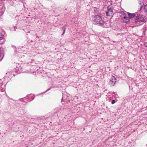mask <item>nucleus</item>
Listing matches in <instances>:
<instances>
[{"label": "nucleus", "mask_w": 147, "mask_h": 147, "mask_svg": "<svg viewBox=\"0 0 147 147\" xmlns=\"http://www.w3.org/2000/svg\"><path fill=\"white\" fill-rule=\"evenodd\" d=\"M92 20L95 24H98L105 28H107L109 26L105 24L104 21L102 20L101 16L99 15L94 16L92 18Z\"/></svg>", "instance_id": "obj_1"}, {"label": "nucleus", "mask_w": 147, "mask_h": 147, "mask_svg": "<svg viewBox=\"0 0 147 147\" xmlns=\"http://www.w3.org/2000/svg\"><path fill=\"white\" fill-rule=\"evenodd\" d=\"M136 17L135 19V20L136 22H145L144 17L140 15L137 14Z\"/></svg>", "instance_id": "obj_2"}, {"label": "nucleus", "mask_w": 147, "mask_h": 147, "mask_svg": "<svg viewBox=\"0 0 147 147\" xmlns=\"http://www.w3.org/2000/svg\"><path fill=\"white\" fill-rule=\"evenodd\" d=\"M113 13V9L109 7L107 8V10L106 11V14L107 16L112 15Z\"/></svg>", "instance_id": "obj_3"}, {"label": "nucleus", "mask_w": 147, "mask_h": 147, "mask_svg": "<svg viewBox=\"0 0 147 147\" xmlns=\"http://www.w3.org/2000/svg\"><path fill=\"white\" fill-rule=\"evenodd\" d=\"M116 82V79L113 76L112 78V80H110L109 82V84L113 86Z\"/></svg>", "instance_id": "obj_4"}, {"label": "nucleus", "mask_w": 147, "mask_h": 147, "mask_svg": "<svg viewBox=\"0 0 147 147\" xmlns=\"http://www.w3.org/2000/svg\"><path fill=\"white\" fill-rule=\"evenodd\" d=\"M129 18H132L134 17L135 16H137V14L136 13H130L129 12H127Z\"/></svg>", "instance_id": "obj_5"}, {"label": "nucleus", "mask_w": 147, "mask_h": 147, "mask_svg": "<svg viewBox=\"0 0 147 147\" xmlns=\"http://www.w3.org/2000/svg\"><path fill=\"white\" fill-rule=\"evenodd\" d=\"M123 19L125 20V21L124 20V22H125L127 23L129 21V20L127 16L126 15H125L124 16Z\"/></svg>", "instance_id": "obj_6"}, {"label": "nucleus", "mask_w": 147, "mask_h": 147, "mask_svg": "<svg viewBox=\"0 0 147 147\" xmlns=\"http://www.w3.org/2000/svg\"><path fill=\"white\" fill-rule=\"evenodd\" d=\"M138 1L140 5V6H141L142 5V6L143 5L144 3H143V2H142V1H141L140 0H138Z\"/></svg>", "instance_id": "obj_7"}, {"label": "nucleus", "mask_w": 147, "mask_h": 147, "mask_svg": "<svg viewBox=\"0 0 147 147\" xmlns=\"http://www.w3.org/2000/svg\"><path fill=\"white\" fill-rule=\"evenodd\" d=\"M144 11L147 13V5H145L144 8Z\"/></svg>", "instance_id": "obj_8"}, {"label": "nucleus", "mask_w": 147, "mask_h": 147, "mask_svg": "<svg viewBox=\"0 0 147 147\" xmlns=\"http://www.w3.org/2000/svg\"><path fill=\"white\" fill-rule=\"evenodd\" d=\"M3 37V34L0 32V40H2Z\"/></svg>", "instance_id": "obj_9"}, {"label": "nucleus", "mask_w": 147, "mask_h": 147, "mask_svg": "<svg viewBox=\"0 0 147 147\" xmlns=\"http://www.w3.org/2000/svg\"><path fill=\"white\" fill-rule=\"evenodd\" d=\"M143 6H142V5L141 6H140V7L138 9V11H140L141 10V9L142 8V7H143Z\"/></svg>", "instance_id": "obj_10"}, {"label": "nucleus", "mask_w": 147, "mask_h": 147, "mask_svg": "<svg viewBox=\"0 0 147 147\" xmlns=\"http://www.w3.org/2000/svg\"><path fill=\"white\" fill-rule=\"evenodd\" d=\"M62 29L64 31H65L66 30V28L65 27H62Z\"/></svg>", "instance_id": "obj_11"}, {"label": "nucleus", "mask_w": 147, "mask_h": 147, "mask_svg": "<svg viewBox=\"0 0 147 147\" xmlns=\"http://www.w3.org/2000/svg\"><path fill=\"white\" fill-rule=\"evenodd\" d=\"M115 103V100H113L111 101V103L112 104H113Z\"/></svg>", "instance_id": "obj_12"}, {"label": "nucleus", "mask_w": 147, "mask_h": 147, "mask_svg": "<svg viewBox=\"0 0 147 147\" xmlns=\"http://www.w3.org/2000/svg\"><path fill=\"white\" fill-rule=\"evenodd\" d=\"M86 39H85V40L86 41V40H88V39H89V38L88 37L87 38L86 37Z\"/></svg>", "instance_id": "obj_13"}, {"label": "nucleus", "mask_w": 147, "mask_h": 147, "mask_svg": "<svg viewBox=\"0 0 147 147\" xmlns=\"http://www.w3.org/2000/svg\"><path fill=\"white\" fill-rule=\"evenodd\" d=\"M50 88H49V89H48L45 92H46L47 91H48V90H50Z\"/></svg>", "instance_id": "obj_14"}, {"label": "nucleus", "mask_w": 147, "mask_h": 147, "mask_svg": "<svg viewBox=\"0 0 147 147\" xmlns=\"http://www.w3.org/2000/svg\"><path fill=\"white\" fill-rule=\"evenodd\" d=\"M65 31H63V32L62 35H63L64 34V33H65Z\"/></svg>", "instance_id": "obj_15"}, {"label": "nucleus", "mask_w": 147, "mask_h": 147, "mask_svg": "<svg viewBox=\"0 0 147 147\" xmlns=\"http://www.w3.org/2000/svg\"><path fill=\"white\" fill-rule=\"evenodd\" d=\"M144 45L146 47H147V45H146V44H144Z\"/></svg>", "instance_id": "obj_16"}, {"label": "nucleus", "mask_w": 147, "mask_h": 147, "mask_svg": "<svg viewBox=\"0 0 147 147\" xmlns=\"http://www.w3.org/2000/svg\"><path fill=\"white\" fill-rule=\"evenodd\" d=\"M9 74V72H8V73H7L6 74Z\"/></svg>", "instance_id": "obj_17"}, {"label": "nucleus", "mask_w": 147, "mask_h": 147, "mask_svg": "<svg viewBox=\"0 0 147 147\" xmlns=\"http://www.w3.org/2000/svg\"><path fill=\"white\" fill-rule=\"evenodd\" d=\"M34 98V96H33V98L32 99V100Z\"/></svg>", "instance_id": "obj_18"}]
</instances>
